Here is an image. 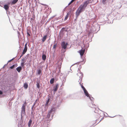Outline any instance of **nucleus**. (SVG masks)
Masks as SVG:
<instances>
[{
  "label": "nucleus",
  "mask_w": 127,
  "mask_h": 127,
  "mask_svg": "<svg viewBox=\"0 0 127 127\" xmlns=\"http://www.w3.org/2000/svg\"><path fill=\"white\" fill-rule=\"evenodd\" d=\"M89 0H87L85 1L83 4H81L77 9L75 13L76 18L78 17L80 13L85 10L89 2Z\"/></svg>",
  "instance_id": "1"
},
{
  "label": "nucleus",
  "mask_w": 127,
  "mask_h": 127,
  "mask_svg": "<svg viewBox=\"0 0 127 127\" xmlns=\"http://www.w3.org/2000/svg\"><path fill=\"white\" fill-rule=\"evenodd\" d=\"M27 103L25 101L22 107L21 110V116H22L23 115H24L25 114V111L26 109V105Z\"/></svg>",
  "instance_id": "2"
},
{
  "label": "nucleus",
  "mask_w": 127,
  "mask_h": 127,
  "mask_svg": "<svg viewBox=\"0 0 127 127\" xmlns=\"http://www.w3.org/2000/svg\"><path fill=\"white\" fill-rule=\"evenodd\" d=\"M84 92L85 95L88 97L91 101H92L94 100V98L90 96V95H89L86 90L84 91Z\"/></svg>",
  "instance_id": "3"
},
{
  "label": "nucleus",
  "mask_w": 127,
  "mask_h": 127,
  "mask_svg": "<svg viewBox=\"0 0 127 127\" xmlns=\"http://www.w3.org/2000/svg\"><path fill=\"white\" fill-rule=\"evenodd\" d=\"M68 44L67 43H65L64 41H63L61 43V46L62 49H65Z\"/></svg>",
  "instance_id": "4"
},
{
  "label": "nucleus",
  "mask_w": 127,
  "mask_h": 127,
  "mask_svg": "<svg viewBox=\"0 0 127 127\" xmlns=\"http://www.w3.org/2000/svg\"><path fill=\"white\" fill-rule=\"evenodd\" d=\"M53 115H52L48 113L47 116L46 118V119H47V120L50 121L52 120L53 119Z\"/></svg>",
  "instance_id": "5"
},
{
  "label": "nucleus",
  "mask_w": 127,
  "mask_h": 127,
  "mask_svg": "<svg viewBox=\"0 0 127 127\" xmlns=\"http://www.w3.org/2000/svg\"><path fill=\"white\" fill-rule=\"evenodd\" d=\"M55 111V109L54 108H52L48 113L52 115H53Z\"/></svg>",
  "instance_id": "6"
},
{
  "label": "nucleus",
  "mask_w": 127,
  "mask_h": 127,
  "mask_svg": "<svg viewBox=\"0 0 127 127\" xmlns=\"http://www.w3.org/2000/svg\"><path fill=\"white\" fill-rule=\"evenodd\" d=\"M85 51V49H81L80 50L79 52L80 54V55L81 56H83L84 53Z\"/></svg>",
  "instance_id": "7"
},
{
  "label": "nucleus",
  "mask_w": 127,
  "mask_h": 127,
  "mask_svg": "<svg viewBox=\"0 0 127 127\" xmlns=\"http://www.w3.org/2000/svg\"><path fill=\"white\" fill-rule=\"evenodd\" d=\"M58 87H59L58 84H56V85L54 87V88L53 89L54 91V92L56 91H57V90L58 88Z\"/></svg>",
  "instance_id": "8"
},
{
  "label": "nucleus",
  "mask_w": 127,
  "mask_h": 127,
  "mask_svg": "<svg viewBox=\"0 0 127 127\" xmlns=\"http://www.w3.org/2000/svg\"><path fill=\"white\" fill-rule=\"evenodd\" d=\"M21 69L22 67L20 66L17 67L16 68L18 72H20Z\"/></svg>",
  "instance_id": "9"
},
{
  "label": "nucleus",
  "mask_w": 127,
  "mask_h": 127,
  "mask_svg": "<svg viewBox=\"0 0 127 127\" xmlns=\"http://www.w3.org/2000/svg\"><path fill=\"white\" fill-rule=\"evenodd\" d=\"M9 7L8 5L7 4H5L4 5L3 7V8L6 10H8L9 8Z\"/></svg>",
  "instance_id": "10"
},
{
  "label": "nucleus",
  "mask_w": 127,
  "mask_h": 127,
  "mask_svg": "<svg viewBox=\"0 0 127 127\" xmlns=\"http://www.w3.org/2000/svg\"><path fill=\"white\" fill-rule=\"evenodd\" d=\"M36 101H37V100H36L35 101V103H34V104H33V105L32 106V108H31V109H32L31 113H32V114L33 113V108L34 107V105H35V104L36 103Z\"/></svg>",
  "instance_id": "11"
},
{
  "label": "nucleus",
  "mask_w": 127,
  "mask_h": 127,
  "mask_svg": "<svg viewBox=\"0 0 127 127\" xmlns=\"http://www.w3.org/2000/svg\"><path fill=\"white\" fill-rule=\"evenodd\" d=\"M32 120L30 119V120L29 121L28 123V127H30V126L31 125V124H32Z\"/></svg>",
  "instance_id": "12"
},
{
  "label": "nucleus",
  "mask_w": 127,
  "mask_h": 127,
  "mask_svg": "<svg viewBox=\"0 0 127 127\" xmlns=\"http://www.w3.org/2000/svg\"><path fill=\"white\" fill-rule=\"evenodd\" d=\"M47 38V36L46 35H45L42 38V41L43 42H44Z\"/></svg>",
  "instance_id": "13"
},
{
  "label": "nucleus",
  "mask_w": 127,
  "mask_h": 127,
  "mask_svg": "<svg viewBox=\"0 0 127 127\" xmlns=\"http://www.w3.org/2000/svg\"><path fill=\"white\" fill-rule=\"evenodd\" d=\"M57 46L56 44H55L54 45L53 48V50L54 52H55L56 50V48Z\"/></svg>",
  "instance_id": "14"
},
{
  "label": "nucleus",
  "mask_w": 127,
  "mask_h": 127,
  "mask_svg": "<svg viewBox=\"0 0 127 127\" xmlns=\"http://www.w3.org/2000/svg\"><path fill=\"white\" fill-rule=\"evenodd\" d=\"M46 58V56L45 54H43L42 55V59L43 60L45 61Z\"/></svg>",
  "instance_id": "15"
},
{
  "label": "nucleus",
  "mask_w": 127,
  "mask_h": 127,
  "mask_svg": "<svg viewBox=\"0 0 127 127\" xmlns=\"http://www.w3.org/2000/svg\"><path fill=\"white\" fill-rule=\"evenodd\" d=\"M54 80L55 79L54 78L51 79L50 81V84H53L54 82Z\"/></svg>",
  "instance_id": "16"
},
{
  "label": "nucleus",
  "mask_w": 127,
  "mask_h": 127,
  "mask_svg": "<svg viewBox=\"0 0 127 127\" xmlns=\"http://www.w3.org/2000/svg\"><path fill=\"white\" fill-rule=\"evenodd\" d=\"M18 0H13L11 2L12 4H15L17 2Z\"/></svg>",
  "instance_id": "17"
},
{
  "label": "nucleus",
  "mask_w": 127,
  "mask_h": 127,
  "mask_svg": "<svg viewBox=\"0 0 127 127\" xmlns=\"http://www.w3.org/2000/svg\"><path fill=\"white\" fill-rule=\"evenodd\" d=\"M28 85L26 83H25L24 84V88L25 89H27L28 87Z\"/></svg>",
  "instance_id": "18"
},
{
  "label": "nucleus",
  "mask_w": 127,
  "mask_h": 127,
  "mask_svg": "<svg viewBox=\"0 0 127 127\" xmlns=\"http://www.w3.org/2000/svg\"><path fill=\"white\" fill-rule=\"evenodd\" d=\"M27 43H26L25 45V47L24 49V50L25 51H27Z\"/></svg>",
  "instance_id": "19"
},
{
  "label": "nucleus",
  "mask_w": 127,
  "mask_h": 127,
  "mask_svg": "<svg viewBox=\"0 0 127 127\" xmlns=\"http://www.w3.org/2000/svg\"><path fill=\"white\" fill-rule=\"evenodd\" d=\"M41 73V70L40 69L37 71V74L38 75H40Z\"/></svg>",
  "instance_id": "20"
},
{
  "label": "nucleus",
  "mask_w": 127,
  "mask_h": 127,
  "mask_svg": "<svg viewBox=\"0 0 127 127\" xmlns=\"http://www.w3.org/2000/svg\"><path fill=\"white\" fill-rule=\"evenodd\" d=\"M81 88L83 89V91H84L85 90H86V89L85 88V87H84V86L82 85L81 84Z\"/></svg>",
  "instance_id": "21"
},
{
  "label": "nucleus",
  "mask_w": 127,
  "mask_h": 127,
  "mask_svg": "<svg viewBox=\"0 0 127 127\" xmlns=\"http://www.w3.org/2000/svg\"><path fill=\"white\" fill-rule=\"evenodd\" d=\"M25 63V62H22L21 63V65L22 66H23L24 65V64Z\"/></svg>",
  "instance_id": "22"
},
{
  "label": "nucleus",
  "mask_w": 127,
  "mask_h": 127,
  "mask_svg": "<svg viewBox=\"0 0 127 127\" xmlns=\"http://www.w3.org/2000/svg\"><path fill=\"white\" fill-rule=\"evenodd\" d=\"M74 0H72L68 4V5H70V4H71L74 1Z\"/></svg>",
  "instance_id": "23"
},
{
  "label": "nucleus",
  "mask_w": 127,
  "mask_h": 127,
  "mask_svg": "<svg viewBox=\"0 0 127 127\" xmlns=\"http://www.w3.org/2000/svg\"><path fill=\"white\" fill-rule=\"evenodd\" d=\"M71 12V10L69 11L68 13H67L66 15L68 16L70 13Z\"/></svg>",
  "instance_id": "24"
},
{
  "label": "nucleus",
  "mask_w": 127,
  "mask_h": 127,
  "mask_svg": "<svg viewBox=\"0 0 127 127\" xmlns=\"http://www.w3.org/2000/svg\"><path fill=\"white\" fill-rule=\"evenodd\" d=\"M14 58H13L12 59H11V60H9L8 61V62L7 63V64H8V63L10 62L11 61H12V60H13L14 59Z\"/></svg>",
  "instance_id": "25"
},
{
  "label": "nucleus",
  "mask_w": 127,
  "mask_h": 127,
  "mask_svg": "<svg viewBox=\"0 0 127 127\" xmlns=\"http://www.w3.org/2000/svg\"><path fill=\"white\" fill-rule=\"evenodd\" d=\"M15 65H13L12 66H11L10 67V68L11 69H13L14 67H15Z\"/></svg>",
  "instance_id": "26"
},
{
  "label": "nucleus",
  "mask_w": 127,
  "mask_h": 127,
  "mask_svg": "<svg viewBox=\"0 0 127 127\" xmlns=\"http://www.w3.org/2000/svg\"><path fill=\"white\" fill-rule=\"evenodd\" d=\"M27 51H25L24 50H23V52L22 53V55H24V54H25V53Z\"/></svg>",
  "instance_id": "27"
},
{
  "label": "nucleus",
  "mask_w": 127,
  "mask_h": 127,
  "mask_svg": "<svg viewBox=\"0 0 127 127\" xmlns=\"http://www.w3.org/2000/svg\"><path fill=\"white\" fill-rule=\"evenodd\" d=\"M68 17V16L66 15L65 17V18L64 19V20H66L67 19Z\"/></svg>",
  "instance_id": "28"
},
{
  "label": "nucleus",
  "mask_w": 127,
  "mask_h": 127,
  "mask_svg": "<svg viewBox=\"0 0 127 127\" xmlns=\"http://www.w3.org/2000/svg\"><path fill=\"white\" fill-rule=\"evenodd\" d=\"M37 88H39V85L38 83H37Z\"/></svg>",
  "instance_id": "29"
},
{
  "label": "nucleus",
  "mask_w": 127,
  "mask_h": 127,
  "mask_svg": "<svg viewBox=\"0 0 127 127\" xmlns=\"http://www.w3.org/2000/svg\"><path fill=\"white\" fill-rule=\"evenodd\" d=\"M70 70H71V71H70V72H71L72 71V70H71V69L70 68ZM70 72V71H68V73L67 74V75L68 74H69V72Z\"/></svg>",
  "instance_id": "30"
},
{
  "label": "nucleus",
  "mask_w": 127,
  "mask_h": 127,
  "mask_svg": "<svg viewBox=\"0 0 127 127\" xmlns=\"http://www.w3.org/2000/svg\"><path fill=\"white\" fill-rule=\"evenodd\" d=\"M2 92L0 90V95H2Z\"/></svg>",
  "instance_id": "31"
},
{
  "label": "nucleus",
  "mask_w": 127,
  "mask_h": 127,
  "mask_svg": "<svg viewBox=\"0 0 127 127\" xmlns=\"http://www.w3.org/2000/svg\"><path fill=\"white\" fill-rule=\"evenodd\" d=\"M106 0H102V2L103 3H104L105 1H106Z\"/></svg>",
  "instance_id": "32"
},
{
  "label": "nucleus",
  "mask_w": 127,
  "mask_h": 127,
  "mask_svg": "<svg viewBox=\"0 0 127 127\" xmlns=\"http://www.w3.org/2000/svg\"><path fill=\"white\" fill-rule=\"evenodd\" d=\"M24 58L22 59V62H24Z\"/></svg>",
  "instance_id": "33"
},
{
  "label": "nucleus",
  "mask_w": 127,
  "mask_h": 127,
  "mask_svg": "<svg viewBox=\"0 0 127 127\" xmlns=\"http://www.w3.org/2000/svg\"><path fill=\"white\" fill-rule=\"evenodd\" d=\"M115 116H114L113 117H111V116H108L109 117H110V118H113V117H114Z\"/></svg>",
  "instance_id": "34"
},
{
  "label": "nucleus",
  "mask_w": 127,
  "mask_h": 127,
  "mask_svg": "<svg viewBox=\"0 0 127 127\" xmlns=\"http://www.w3.org/2000/svg\"><path fill=\"white\" fill-rule=\"evenodd\" d=\"M23 55H22V54L20 56V58H21V57H22Z\"/></svg>",
  "instance_id": "35"
},
{
  "label": "nucleus",
  "mask_w": 127,
  "mask_h": 127,
  "mask_svg": "<svg viewBox=\"0 0 127 127\" xmlns=\"http://www.w3.org/2000/svg\"><path fill=\"white\" fill-rule=\"evenodd\" d=\"M79 74H81V75H82V72H80Z\"/></svg>",
  "instance_id": "36"
},
{
  "label": "nucleus",
  "mask_w": 127,
  "mask_h": 127,
  "mask_svg": "<svg viewBox=\"0 0 127 127\" xmlns=\"http://www.w3.org/2000/svg\"><path fill=\"white\" fill-rule=\"evenodd\" d=\"M7 64H7V63L6 64H5L4 65V66H5L6 65H7Z\"/></svg>",
  "instance_id": "37"
},
{
  "label": "nucleus",
  "mask_w": 127,
  "mask_h": 127,
  "mask_svg": "<svg viewBox=\"0 0 127 127\" xmlns=\"http://www.w3.org/2000/svg\"><path fill=\"white\" fill-rule=\"evenodd\" d=\"M90 107H92V108H93V107H94V106L93 105V106H90Z\"/></svg>",
  "instance_id": "38"
},
{
  "label": "nucleus",
  "mask_w": 127,
  "mask_h": 127,
  "mask_svg": "<svg viewBox=\"0 0 127 127\" xmlns=\"http://www.w3.org/2000/svg\"><path fill=\"white\" fill-rule=\"evenodd\" d=\"M78 72H80V70H78Z\"/></svg>",
  "instance_id": "39"
},
{
  "label": "nucleus",
  "mask_w": 127,
  "mask_h": 127,
  "mask_svg": "<svg viewBox=\"0 0 127 127\" xmlns=\"http://www.w3.org/2000/svg\"><path fill=\"white\" fill-rule=\"evenodd\" d=\"M65 51H66V50H64V51H63V52H65Z\"/></svg>",
  "instance_id": "40"
},
{
  "label": "nucleus",
  "mask_w": 127,
  "mask_h": 127,
  "mask_svg": "<svg viewBox=\"0 0 127 127\" xmlns=\"http://www.w3.org/2000/svg\"><path fill=\"white\" fill-rule=\"evenodd\" d=\"M103 119V118L101 119L100 120V122L102 119Z\"/></svg>",
  "instance_id": "41"
},
{
  "label": "nucleus",
  "mask_w": 127,
  "mask_h": 127,
  "mask_svg": "<svg viewBox=\"0 0 127 127\" xmlns=\"http://www.w3.org/2000/svg\"><path fill=\"white\" fill-rule=\"evenodd\" d=\"M28 34L29 36H30V34H29V33H28Z\"/></svg>",
  "instance_id": "42"
},
{
  "label": "nucleus",
  "mask_w": 127,
  "mask_h": 127,
  "mask_svg": "<svg viewBox=\"0 0 127 127\" xmlns=\"http://www.w3.org/2000/svg\"><path fill=\"white\" fill-rule=\"evenodd\" d=\"M76 18L75 19V20H76L77 19V18H76Z\"/></svg>",
  "instance_id": "43"
},
{
  "label": "nucleus",
  "mask_w": 127,
  "mask_h": 127,
  "mask_svg": "<svg viewBox=\"0 0 127 127\" xmlns=\"http://www.w3.org/2000/svg\"><path fill=\"white\" fill-rule=\"evenodd\" d=\"M74 64H73V65H72L71 66V67L72 66H73Z\"/></svg>",
  "instance_id": "44"
},
{
  "label": "nucleus",
  "mask_w": 127,
  "mask_h": 127,
  "mask_svg": "<svg viewBox=\"0 0 127 127\" xmlns=\"http://www.w3.org/2000/svg\"><path fill=\"white\" fill-rule=\"evenodd\" d=\"M49 99H48V101H47V102H48V101H49Z\"/></svg>",
  "instance_id": "45"
},
{
  "label": "nucleus",
  "mask_w": 127,
  "mask_h": 127,
  "mask_svg": "<svg viewBox=\"0 0 127 127\" xmlns=\"http://www.w3.org/2000/svg\"><path fill=\"white\" fill-rule=\"evenodd\" d=\"M49 99H48V101H47V102H48V101H49Z\"/></svg>",
  "instance_id": "46"
},
{
  "label": "nucleus",
  "mask_w": 127,
  "mask_h": 127,
  "mask_svg": "<svg viewBox=\"0 0 127 127\" xmlns=\"http://www.w3.org/2000/svg\"><path fill=\"white\" fill-rule=\"evenodd\" d=\"M49 99H48V101H47V102H48V101H49Z\"/></svg>",
  "instance_id": "47"
},
{
  "label": "nucleus",
  "mask_w": 127,
  "mask_h": 127,
  "mask_svg": "<svg viewBox=\"0 0 127 127\" xmlns=\"http://www.w3.org/2000/svg\"><path fill=\"white\" fill-rule=\"evenodd\" d=\"M4 66H3V68H4Z\"/></svg>",
  "instance_id": "48"
},
{
  "label": "nucleus",
  "mask_w": 127,
  "mask_h": 127,
  "mask_svg": "<svg viewBox=\"0 0 127 127\" xmlns=\"http://www.w3.org/2000/svg\"><path fill=\"white\" fill-rule=\"evenodd\" d=\"M78 74L77 73V75H78ZM78 75V76H79V75Z\"/></svg>",
  "instance_id": "49"
},
{
  "label": "nucleus",
  "mask_w": 127,
  "mask_h": 127,
  "mask_svg": "<svg viewBox=\"0 0 127 127\" xmlns=\"http://www.w3.org/2000/svg\"><path fill=\"white\" fill-rule=\"evenodd\" d=\"M106 114L107 115V113H106Z\"/></svg>",
  "instance_id": "50"
}]
</instances>
